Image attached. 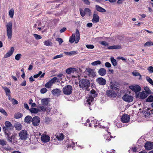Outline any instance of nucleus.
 Here are the masks:
<instances>
[{
    "label": "nucleus",
    "mask_w": 153,
    "mask_h": 153,
    "mask_svg": "<svg viewBox=\"0 0 153 153\" xmlns=\"http://www.w3.org/2000/svg\"><path fill=\"white\" fill-rule=\"evenodd\" d=\"M97 96V94L96 91L93 89L90 92V93L87 97L86 101L85 102V105L86 106L89 107V109L91 110V109L89 105H92L94 102V98Z\"/></svg>",
    "instance_id": "f257e3e1"
},
{
    "label": "nucleus",
    "mask_w": 153,
    "mask_h": 153,
    "mask_svg": "<svg viewBox=\"0 0 153 153\" xmlns=\"http://www.w3.org/2000/svg\"><path fill=\"white\" fill-rule=\"evenodd\" d=\"M4 125L5 126H3L2 129L5 134L10 133V131L13 129L14 126L9 121H6Z\"/></svg>",
    "instance_id": "f03ea898"
},
{
    "label": "nucleus",
    "mask_w": 153,
    "mask_h": 153,
    "mask_svg": "<svg viewBox=\"0 0 153 153\" xmlns=\"http://www.w3.org/2000/svg\"><path fill=\"white\" fill-rule=\"evenodd\" d=\"M79 85L80 87L83 90H88L90 86V82L88 80L86 79H82L79 82Z\"/></svg>",
    "instance_id": "7ed1b4c3"
},
{
    "label": "nucleus",
    "mask_w": 153,
    "mask_h": 153,
    "mask_svg": "<svg viewBox=\"0 0 153 153\" xmlns=\"http://www.w3.org/2000/svg\"><path fill=\"white\" fill-rule=\"evenodd\" d=\"M80 39L79 32L78 30H76L75 33L73 34L69 40V42L71 43H73L74 41L76 43H77Z\"/></svg>",
    "instance_id": "20e7f679"
},
{
    "label": "nucleus",
    "mask_w": 153,
    "mask_h": 153,
    "mask_svg": "<svg viewBox=\"0 0 153 153\" xmlns=\"http://www.w3.org/2000/svg\"><path fill=\"white\" fill-rule=\"evenodd\" d=\"M6 27L7 36L8 39H10L12 38V22H10L7 23L6 25Z\"/></svg>",
    "instance_id": "39448f33"
},
{
    "label": "nucleus",
    "mask_w": 153,
    "mask_h": 153,
    "mask_svg": "<svg viewBox=\"0 0 153 153\" xmlns=\"http://www.w3.org/2000/svg\"><path fill=\"white\" fill-rule=\"evenodd\" d=\"M54 136L55 137L54 138V144H61L64 138L63 134L62 133H60L55 135Z\"/></svg>",
    "instance_id": "423d86ee"
},
{
    "label": "nucleus",
    "mask_w": 153,
    "mask_h": 153,
    "mask_svg": "<svg viewBox=\"0 0 153 153\" xmlns=\"http://www.w3.org/2000/svg\"><path fill=\"white\" fill-rule=\"evenodd\" d=\"M29 136L27 131L25 130L21 131L19 134V139L23 140L27 139L28 138Z\"/></svg>",
    "instance_id": "0eeeda50"
},
{
    "label": "nucleus",
    "mask_w": 153,
    "mask_h": 153,
    "mask_svg": "<svg viewBox=\"0 0 153 153\" xmlns=\"http://www.w3.org/2000/svg\"><path fill=\"white\" fill-rule=\"evenodd\" d=\"M57 80L58 82L59 80L57 79V77H54L45 84V86L48 88H49L51 87L53 84Z\"/></svg>",
    "instance_id": "6e6552de"
},
{
    "label": "nucleus",
    "mask_w": 153,
    "mask_h": 153,
    "mask_svg": "<svg viewBox=\"0 0 153 153\" xmlns=\"http://www.w3.org/2000/svg\"><path fill=\"white\" fill-rule=\"evenodd\" d=\"M72 91V87L70 85H68L65 86L63 89V93L66 95H70L71 94Z\"/></svg>",
    "instance_id": "1a4fd4ad"
},
{
    "label": "nucleus",
    "mask_w": 153,
    "mask_h": 153,
    "mask_svg": "<svg viewBox=\"0 0 153 153\" xmlns=\"http://www.w3.org/2000/svg\"><path fill=\"white\" fill-rule=\"evenodd\" d=\"M122 99L125 102H130L133 101V98L131 96L127 94H125L123 96Z\"/></svg>",
    "instance_id": "9d476101"
},
{
    "label": "nucleus",
    "mask_w": 153,
    "mask_h": 153,
    "mask_svg": "<svg viewBox=\"0 0 153 153\" xmlns=\"http://www.w3.org/2000/svg\"><path fill=\"white\" fill-rule=\"evenodd\" d=\"M32 124L35 126H36L39 125L40 122L39 117L38 116H35L34 117L32 120Z\"/></svg>",
    "instance_id": "9b49d317"
},
{
    "label": "nucleus",
    "mask_w": 153,
    "mask_h": 153,
    "mask_svg": "<svg viewBox=\"0 0 153 153\" xmlns=\"http://www.w3.org/2000/svg\"><path fill=\"white\" fill-rule=\"evenodd\" d=\"M129 88L135 93L141 90L140 87L137 85L129 86Z\"/></svg>",
    "instance_id": "f8f14e48"
},
{
    "label": "nucleus",
    "mask_w": 153,
    "mask_h": 153,
    "mask_svg": "<svg viewBox=\"0 0 153 153\" xmlns=\"http://www.w3.org/2000/svg\"><path fill=\"white\" fill-rule=\"evenodd\" d=\"M106 94L108 97L115 98L117 96V93L114 91L108 90L106 91Z\"/></svg>",
    "instance_id": "ddd939ff"
},
{
    "label": "nucleus",
    "mask_w": 153,
    "mask_h": 153,
    "mask_svg": "<svg viewBox=\"0 0 153 153\" xmlns=\"http://www.w3.org/2000/svg\"><path fill=\"white\" fill-rule=\"evenodd\" d=\"M130 117L128 115L125 114L123 115L121 118V120L123 123H128L129 121Z\"/></svg>",
    "instance_id": "4468645a"
},
{
    "label": "nucleus",
    "mask_w": 153,
    "mask_h": 153,
    "mask_svg": "<svg viewBox=\"0 0 153 153\" xmlns=\"http://www.w3.org/2000/svg\"><path fill=\"white\" fill-rule=\"evenodd\" d=\"M145 148L146 150H150L153 149V143L147 142L145 145Z\"/></svg>",
    "instance_id": "2eb2a0df"
},
{
    "label": "nucleus",
    "mask_w": 153,
    "mask_h": 153,
    "mask_svg": "<svg viewBox=\"0 0 153 153\" xmlns=\"http://www.w3.org/2000/svg\"><path fill=\"white\" fill-rule=\"evenodd\" d=\"M96 81L100 85H104L106 84V80L102 77H100L98 78Z\"/></svg>",
    "instance_id": "dca6fc26"
},
{
    "label": "nucleus",
    "mask_w": 153,
    "mask_h": 153,
    "mask_svg": "<svg viewBox=\"0 0 153 153\" xmlns=\"http://www.w3.org/2000/svg\"><path fill=\"white\" fill-rule=\"evenodd\" d=\"M5 134L7 141L10 143H12L13 142L12 139L14 138L15 135H12L10 137V136L11 134L10 132Z\"/></svg>",
    "instance_id": "f3484780"
},
{
    "label": "nucleus",
    "mask_w": 153,
    "mask_h": 153,
    "mask_svg": "<svg viewBox=\"0 0 153 153\" xmlns=\"http://www.w3.org/2000/svg\"><path fill=\"white\" fill-rule=\"evenodd\" d=\"M41 139L42 142L46 143L49 141L50 137L47 135L43 134L41 136Z\"/></svg>",
    "instance_id": "a211bd4d"
},
{
    "label": "nucleus",
    "mask_w": 153,
    "mask_h": 153,
    "mask_svg": "<svg viewBox=\"0 0 153 153\" xmlns=\"http://www.w3.org/2000/svg\"><path fill=\"white\" fill-rule=\"evenodd\" d=\"M99 17L98 15L94 12L93 15V18L92 19V21L93 23H97L99 22Z\"/></svg>",
    "instance_id": "6ab92c4d"
},
{
    "label": "nucleus",
    "mask_w": 153,
    "mask_h": 153,
    "mask_svg": "<svg viewBox=\"0 0 153 153\" xmlns=\"http://www.w3.org/2000/svg\"><path fill=\"white\" fill-rule=\"evenodd\" d=\"M14 50L13 47H11L10 50L4 56V58H6L10 56L13 54Z\"/></svg>",
    "instance_id": "aec40b11"
},
{
    "label": "nucleus",
    "mask_w": 153,
    "mask_h": 153,
    "mask_svg": "<svg viewBox=\"0 0 153 153\" xmlns=\"http://www.w3.org/2000/svg\"><path fill=\"white\" fill-rule=\"evenodd\" d=\"M78 70L77 68H70L66 70V72L68 74H71V73H74L77 72Z\"/></svg>",
    "instance_id": "412c9836"
},
{
    "label": "nucleus",
    "mask_w": 153,
    "mask_h": 153,
    "mask_svg": "<svg viewBox=\"0 0 153 153\" xmlns=\"http://www.w3.org/2000/svg\"><path fill=\"white\" fill-rule=\"evenodd\" d=\"M86 71L88 73V74L89 76H95V73L93 70L91 68H88L87 69Z\"/></svg>",
    "instance_id": "4be33fe9"
},
{
    "label": "nucleus",
    "mask_w": 153,
    "mask_h": 153,
    "mask_svg": "<svg viewBox=\"0 0 153 153\" xmlns=\"http://www.w3.org/2000/svg\"><path fill=\"white\" fill-rule=\"evenodd\" d=\"M61 90L59 88H56L53 90L51 91L52 94L55 95H59L60 94Z\"/></svg>",
    "instance_id": "5701e85b"
},
{
    "label": "nucleus",
    "mask_w": 153,
    "mask_h": 153,
    "mask_svg": "<svg viewBox=\"0 0 153 153\" xmlns=\"http://www.w3.org/2000/svg\"><path fill=\"white\" fill-rule=\"evenodd\" d=\"M98 74L101 76H103L105 75L106 73V70L102 68H100L98 71Z\"/></svg>",
    "instance_id": "b1692460"
},
{
    "label": "nucleus",
    "mask_w": 153,
    "mask_h": 153,
    "mask_svg": "<svg viewBox=\"0 0 153 153\" xmlns=\"http://www.w3.org/2000/svg\"><path fill=\"white\" fill-rule=\"evenodd\" d=\"M121 48V46L120 45H113L109 46L107 48V49L109 50L119 49Z\"/></svg>",
    "instance_id": "393cba45"
},
{
    "label": "nucleus",
    "mask_w": 153,
    "mask_h": 153,
    "mask_svg": "<svg viewBox=\"0 0 153 153\" xmlns=\"http://www.w3.org/2000/svg\"><path fill=\"white\" fill-rule=\"evenodd\" d=\"M95 8L96 10L99 12L101 13H104L106 12V10L105 9L100 7L98 5H96L95 6Z\"/></svg>",
    "instance_id": "a878e982"
},
{
    "label": "nucleus",
    "mask_w": 153,
    "mask_h": 153,
    "mask_svg": "<svg viewBox=\"0 0 153 153\" xmlns=\"http://www.w3.org/2000/svg\"><path fill=\"white\" fill-rule=\"evenodd\" d=\"M32 118L31 116H27L25 118V122L26 123L29 124L32 122Z\"/></svg>",
    "instance_id": "bb28decb"
},
{
    "label": "nucleus",
    "mask_w": 153,
    "mask_h": 153,
    "mask_svg": "<svg viewBox=\"0 0 153 153\" xmlns=\"http://www.w3.org/2000/svg\"><path fill=\"white\" fill-rule=\"evenodd\" d=\"M64 53L66 55L71 56V55H76V54L78 53V52L77 51H72L70 52L64 51Z\"/></svg>",
    "instance_id": "cd10ccee"
},
{
    "label": "nucleus",
    "mask_w": 153,
    "mask_h": 153,
    "mask_svg": "<svg viewBox=\"0 0 153 153\" xmlns=\"http://www.w3.org/2000/svg\"><path fill=\"white\" fill-rule=\"evenodd\" d=\"M149 94L146 93V92L143 91L140 94V97L141 99H143L146 98Z\"/></svg>",
    "instance_id": "c85d7f7f"
},
{
    "label": "nucleus",
    "mask_w": 153,
    "mask_h": 153,
    "mask_svg": "<svg viewBox=\"0 0 153 153\" xmlns=\"http://www.w3.org/2000/svg\"><path fill=\"white\" fill-rule=\"evenodd\" d=\"M42 72L41 71H39V72L38 74H36L34 75L33 77L34 78H36L38 77L40 75H41L40 76V78H43L44 77L45 75V73H43L42 74Z\"/></svg>",
    "instance_id": "c756f323"
},
{
    "label": "nucleus",
    "mask_w": 153,
    "mask_h": 153,
    "mask_svg": "<svg viewBox=\"0 0 153 153\" xmlns=\"http://www.w3.org/2000/svg\"><path fill=\"white\" fill-rule=\"evenodd\" d=\"M113 138V137L111 135L110 132H108V134L105 136V139L106 142H108L110 140V138Z\"/></svg>",
    "instance_id": "7c9ffc66"
},
{
    "label": "nucleus",
    "mask_w": 153,
    "mask_h": 153,
    "mask_svg": "<svg viewBox=\"0 0 153 153\" xmlns=\"http://www.w3.org/2000/svg\"><path fill=\"white\" fill-rule=\"evenodd\" d=\"M15 128L17 130H20L22 128V125L19 123H16L15 125Z\"/></svg>",
    "instance_id": "2f4dec72"
},
{
    "label": "nucleus",
    "mask_w": 153,
    "mask_h": 153,
    "mask_svg": "<svg viewBox=\"0 0 153 153\" xmlns=\"http://www.w3.org/2000/svg\"><path fill=\"white\" fill-rule=\"evenodd\" d=\"M2 88L5 91L6 95L8 96H10V91L9 89L7 87H2Z\"/></svg>",
    "instance_id": "473e14b6"
},
{
    "label": "nucleus",
    "mask_w": 153,
    "mask_h": 153,
    "mask_svg": "<svg viewBox=\"0 0 153 153\" xmlns=\"http://www.w3.org/2000/svg\"><path fill=\"white\" fill-rule=\"evenodd\" d=\"M30 111L33 113H37L39 111H40L39 109L35 108H32L30 109Z\"/></svg>",
    "instance_id": "72a5a7b5"
},
{
    "label": "nucleus",
    "mask_w": 153,
    "mask_h": 153,
    "mask_svg": "<svg viewBox=\"0 0 153 153\" xmlns=\"http://www.w3.org/2000/svg\"><path fill=\"white\" fill-rule=\"evenodd\" d=\"M44 44L46 46H51L52 45V43L50 40H48L44 42Z\"/></svg>",
    "instance_id": "f704fd0d"
},
{
    "label": "nucleus",
    "mask_w": 153,
    "mask_h": 153,
    "mask_svg": "<svg viewBox=\"0 0 153 153\" xmlns=\"http://www.w3.org/2000/svg\"><path fill=\"white\" fill-rule=\"evenodd\" d=\"M41 103L42 105L46 106L48 104V102L47 99H42L41 100Z\"/></svg>",
    "instance_id": "c9c22d12"
},
{
    "label": "nucleus",
    "mask_w": 153,
    "mask_h": 153,
    "mask_svg": "<svg viewBox=\"0 0 153 153\" xmlns=\"http://www.w3.org/2000/svg\"><path fill=\"white\" fill-rule=\"evenodd\" d=\"M112 64L114 66H115L117 65V62L116 60L114 59L113 57H111L110 58Z\"/></svg>",
    "instance_id": "e433bc0d"
},
{
    "label": "nucleus",
    "mask_w": 153,
    "mask_h": 153,
    "mask_svg": "<svg viewBox=\"0 0 153 153\" xmlns=\"http://www.w3.org/2000/svg\"><path fill=\"white\" fill-rule=\"evenodd\" d=\"M132 74L133 76H140L139 79H141V75L138 72L136 71H133L132 72Z\"/></svg>",
    "instance_id": "4c0bfd02"
},
{
    "label": "nucleus",
    "mask_w": 153,
    "mask_h": 153,
    "mask_svg": "<svg viewBox=\"0 0 153 153\" xmlns=\"http://www.w3.org/2000/svg\"><path fill=\"white\" fill-rule=\"evenodd\" d=\"M84 11L85 13L87 14H88L89 16H91V10L88 8H85L84 9Z\"/></svg>",
    "instance_id": "58836bf2"
},
{
    "label": "nucleus",
    "mask_w": 153,
    "mask_h": 153,
    "mask_svg": "<svg viewBox=\"0 0 153 153\" xmlns=\"http://www.w3.org/2000/svg\"><path fill=\"white\" fill-rule=\"evenodd\" d=\"M9 15L10 18H12L13 17L14 15V10L13 9H11L9 11Z\"/></svg>",
    "instance_id": "ea45409f"
},
{
    "label": "nucleus",
    "mask_w": 153,
    "mask_h": 153,
    "mask_svg": "<svg viewBox=\"0 0 153 153\" xmlns=\"http://www.w3.org/2000/svg\"><path fill=\"white\" fill-rule=\"evenodd\" d=\"M101 63V62L100 61L97 60L91 63V64L93 66H96L97 65H100Z\"/></svg>",
    "instance_id": "a19ab883"
},
{
    "label": "nucleus",
    "mask_w": 153,
    "mask_h": 153,
    "mask_svg": "<svg viewBox=\"0 0 153 153\" xmlns=\"http://www.w3.org/2000/svg\"><path fill=\"white\" fill-rule=\"evenodd\" d=\"M22 116V115L19 113H16L14 115V118L16 119H18L21 117Z\"/></svg>",
    "instance_id": "79ce46f5"
},
{
    "label": "nucleus",
    "mask_w": 153,
    "mask_h": 153,
    "mask_svg": "<svg viewBox=\"0 0 153 153\" xmlns=\"http://www.w3.org/2000/svg\"><path fill=\"white\" fill-rule=\"evenodd\" d=\"M144 89L145 91L144 92H146V93H148V94H150L151 93V90L149 89V88L147 86L145 87L144 88Z\"/></svg>",
    "instance_id": "37998d69"
},
{
    "label": "nucleus",
    "mask_w": 153,
    "mask_h": 153,
    "mask_svg": "<svg viewBox=\"0 0 153 153\" xmlns=\"http://www.w3.org/2000/svg\"><path fill=\"white\" fill-rule=\"evenodd\" d=\"M151 45H153V43H152V42L151 41L147 42L144 45V46L145 47H149Z\"/></svg>",
    "instance_id": "c03bdc74"
},
{
    "label": "nucleus",
    "mask_w": 153,
    "mask_h": 153,
    "mask_svg": "<svg viewBox=\"0 0 153 153\" xmlns=\"http://www.w3.org/2000/svg\"><path fill=\"white\" fill-rule=\"evenodd\" d=\"M146 101L148 102H152L153 101V96H150L147 99Z\"/></svg>",
    "instance_id": "a18cd8bd"
},
{
    "label": "nucleus",
    "mask_w": 153,
    "mask_h": 153,
    "mask_svg": "<svg viewBox=\"0 0 153 153\" xmlns=\"http://www.w3.org/2000/svg\"><path fill=\"white\" fill-rule=\"evenodd\" d=\"M146 80L151 85H153V81L149 77L147 76L146 77Z\"/></svg>",
    "instance_id": "49530a36"
},
{
    "label": "nucleus",
    "mask_w": 153,
    "mask_h": 153,
    "mask_svg": "<svg viewBox=\"0 0 153 153\" xmlns=\"http://www.w3.org/2000/svg\"><path fill=\"white\" fill-rule=\"evenodd\" d=\"M99 43L101 45L105 46H107L108 45V43L105 41L100 42Z\"/></svg>",
    "instance_id": "de8ad7c7"
},
{
    "label": "nucleus",
    "mask_w": 153,
    "mask_h": 153,
    "mask_svg": "<svg viewBox=\"0 0 153 153\" xmlns=\"http://www.w3.org/2000/svg\"><path fill=\"white\" fill-rule=\"evenodd\" d=\"M0 112L4 115L6 116H7V114L3 108L0 109Z\"/></svg>",
    "instance_id": "09e8293b"
},
{
    "label": "nucleus",
    "mask_w": 153,
    "mask_h": 153,
    "mask_svg": "<svg viewBox=\"0 0 153 153\" xmlns=\"http://www.w3.org/2000/svg\"><path fill=\"white\" fill-rule=\"evenodd\" d=\"M7 143L6 142L3 140H1L0 139V143L1 145L4 146V145L6 146Z\"/></svg>",
    "instance_id": "8fccbe9b"
},
{
    "label": "nucleus",
    "mask_w": 153,
    "mask_h": 153,
    "mask_svg": "<svg viewBox=\"0 0 153 153\" xmlns=\"http://www.w3.org/2000/svg\"><path fill=\"white\" fill-rule=\"evenodd\" d=\"M21 56L22 55L21 54L19 53L17 54L15 56V59L16 60L18 61L20 59Z\"/></svg>",
    "instance_id": "3c124183"
},
{
    "label": "nucleus",
    "mask_w": 153,
    "mask_h": 153,
    "mask_svg": "<svg viewBox=\"0 0 153 153\" xmlns=\"http://www.w3.org/2000/svg\"><path fill=\"white\" fill-rule=\"evenodd\" d=\"M80 14L81 16L82 17H84L85 15V11H83L82 9H79Z\"/></svg>",
    "instance_id": "603ef678"
},
{
    "label": "nucleus",
    "mask_w": 153,
    "mask_h": 153,
    "mask_svg": "<svg viewBox=\"0 0 153 153\" xmlns=\"http://www.w3.org/2000/svg\"><path fill=\"white\" fill-rule=\"evenodd\" d=\"M33 36L36 39H40L42 38V37L40 35L36 34H34Z\"/></svg>",
    "instance_id": "864d4df0"
},
{
    "label": "nucleus",
    "mask_w": 153,
    "mask_h": 153,
    "mask_svg": "<svg viewBox=\"0 0 153 153\" xmlns=\"http://www.w3.org/2000/svg\"><path fill=\"white\" fill-rule=\"evenodd\" d=\"M48 91L47 89L45 88H43L40 90V92L42 94H44Z\"/></svg>",
    "instance_id": "5fc2aeb1"
},
{
    "label": "nucleus",
    "mask_w": 153,
    "mask_h": 153,
    "mask_svg": "<svg viewBox=\"0 0 153 153\" xmlns=\"http://www.w3.org/2000/svg\"><path fill=\"white\" fill-rule=\"evenodd\" d=\"M11 101L12 102V104L13 105L17 104L18 103V101L14 98L12 99Z\"/></svg>",
    "instance_id": "6e6d98bb"
},
{
    "label": "nucleus",
    "mask_w": 153,
    "mask_h": 153,
    "mask_svg": "<svg viewBox=\"0 0 153 153\" xmlns=\"http://www.w3.org/2000/svg\"><path fill=\"white\" fill-rule=\"evenodd\" d=\"M3 149L7 151H10L11 150V148L8 146H4Z\"/></svg>",
    "instance_id": "4d7b16f0"
},
{
    "label": "nucleus",
    "mask_w": 153,
    "mask_h": 153,
    "mask_svg": "<svg viewBox=\"0 0 153 153\" xmlns=\"http://www.w3.org/2000/svg\"><path fill=\"white\" fill-rule=\"evenodd\" d=\"M110 87L111 89L114 90H116L117 89L116 85L113 84L111 85Z\"/></svg>",
    "instance_id": "13d9d810"
},
{
    "label": "nucleus",
    "mask_w": 153,
    "mask_h": 153,
    "mask_svg": "<svg viewBox=\"0 0 153 153\" xmlns=\"http://www.w3.org/2000/svg\"><path fill=\"white\" fill-rule=\"evenodd\" d=\"M56 40L59 42V45H61L63 42L62 39L60 38H57Z\"/></svg>",
    "instance_id": "bf43d9fd"
},
{
    "label": "nucleus",
    "mask_w": 153,
    "mask_h": 153,
    "mask_svg": "<svg viewBox=\"0 0 153 153\" xmlns=\"http://www.w3.org/2000/svg\"><path fill=\"white\" fill-rule=\"evenodd\" d=\"M44 106V105H43L39 107L41 109V110L43 111H46V108Z\"/></svg>",
    "instance_id": "052dcab7"
},
{
    "label": "nucleus",
    "mask_w": 153,
    "mask_h": 153,
    "mask_svg": "<svg viewBox=\"0 0 153 153\" xmlns=\"http://www.w3.org/2000/svg\"><path fill=\"white\" fill-rule=\"evenodd\" d=\"M86 47L88 49H93L94 48V46L91 45H86Z\"/></svg>",
    "instance_id": "680f3d73"
},
{
    "label": "nucleus",
    "mask_w": 153,
    "mask_h": 153,
    "mask_svg": "<svg viewBox=\"0 0 153 153\" xmlns=\"http://www.w3.org/2000/svg\"><path fill=\"white\" fill-rule=\"evenodd\" d=\"M63 55L62 54H60L59 55L55 56L53 58V59H56L58 58H60L63 57Z\"/></svg>",
    "instance_id": "e2e57ef3"
},
{
    "label": "nucleus",
    "mask_w": 153,
    "mask_h": 153,
    "mask_svg": "<svg viewBox=\"0 0 153 153\" xmlns=\"http://www.w3.org/2000/svg\"><path fill=\"white\" fill-rule=\"evenodd\" d=\"M57 76L59 78V80H62V77H63V75L61 74H59L57 75Z\"/></svg>",
    "instance_id": "0e129e2a"
},
{
    "label": "nucleus",
    "mask_w": 153,
    "mask_h": 153,
    "mask_svg": "<svg viewBox=\"0 0 153 153\" xmlns=\"http://www.w3.org/2000/svg\"><path fill=\"white\" fill-rule=\"evenodd\" d=\"M105 66L107 68H110L111 67V64L108 62H106L105 63Z\"/></svg>",
    "instance_id": "69168bd1"
},
{
    "label": "nucleus",
    "mask_w": 153,
    "mask_h": 153,
    "mask_svg": "<svg viewBox=\"0 0 153 153\" xmlns=\"http://www.w3.org/2000/svg\"><path fill=\"white\" fill-rule=\"evenodd\" d=\"M147 113H148L149 115L152 116V114H153V109L149 111H148Z\"/></svg>",
    "instance_id": "338daca9"
},
{
    "label": "nucleus",
    "mask_w": 153,
    "mask_h": 153,
    "mask_svg": "<svg viewBox=\"0 0 153 153\" xmlns=\"http://www.w3.org/2000/svg\"><path fill=\"white\" fill-rule=\"evenodd\" d=\"M149 71L151 73L153 72V67L152 66H150L149 67L148 69Z\"/></svg>",
    "instance_id": "774afa93"
}]
</instances>
